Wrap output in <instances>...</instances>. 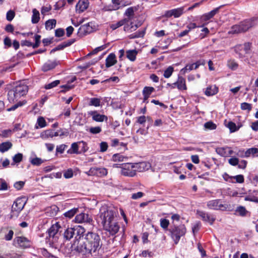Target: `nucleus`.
I'll use <instances>...</instances> for the list:
<instances>
[{"label": "nucleus", "instance_id": "1", "mask_svg": "<svg viewBox=\"0 0 258 258\" xmlns=\"http://www.w3.org/2000/svg\"><path fill=\"white\" fill-rule=\"evenodd\" d=\"M102 245L100 235L96 232L86 231L82 234L76 250L83 257L96 255Z\"/></svg>", "mask_w": 258, "mask_h": 258}, {"label": "nucleus", "instance_id": "2", "mask_svg": "<svg viewBox=\"0 0 258 258\" xmlns=\"http://www.w3.org/2000/svg\"><path fill=\"white\" fill-rule=\"evenodd\" d=\"M116 214V210L113 208L102 206L98 214L104 228L112 235L117 233L119 229V226L115 219Z\"/></svg>", "mask_w": 258, "mask_h": 258}, {"label": "nucleus", "instance_id": "3", "mask_svg": "<svg viewBox=\"0 0 258 258\" xmlns=\"http://www.w3.org/2000/svg\"><path fill=\"white\" fill-rule=\"evenodd\" d=\"M86 232V229L81 225H75L73 227H68L64 229L63 233V238L66 240H70L74 236V245H78L82 234Z\"/></svg>", "mask_w": 258, "mask_h": 258}, {"label": "nucleus", "instance_id": "4", "mask_svg": "<svg viewBox=\"0 0 258 258\" xmlns=\"http://www.w3.org/2000/svg\"><path fill=\"white\" fill-rule=\"evenodd\" d=\"M28 86L25 84L17 85L12 90L9 91L8 94V100L10 102L14 103L22 96L25 95L28 92Z\"/></svg>", "mask_w": 258, "mask_h": 258}, {"label": "nucleus", "instance_id": "5", "mask_svg": "<svg viewBox=\"0 0 258 258\" xmlns=\"http://www.w3.org/2000/svg\"><path fill=\"white\" fill-rule=\"evenodd\" d=\"M168 231L174 244L176 245L178 243L180 238L186 234V228L184 224L177 225L173 224L170 226Z\"/></svg>", "mask_w": 258, "mask_h": 258}, {"label": "nucleus", "instance_id": "6", "mask_svg": "<svg viewBox=\"0 0 258 258\" xmlns=\"http://www.w3.org/2000/svg\"><path fill=\"white\" fill-rule=\"evenodd\" d=\"M63 230V228L60 226L59 223L55 222L47 229L46 233L48 236L46 237V239H50L51 238L53 241H57Z\"/></svg>", "mask_w": 258, "mask_h": 258}, {"label": "nucleus", "instance_id": "7", "mask_svg": "<svg viewBox=\"0 0 258 258\" xmlns=\"http://www.w3.org/2000/svg\"><path fill=\"white\" fill-rule=\"evenodd\" d=\"M77 244L74 245V243L70 246H64L61 247L60 251L66 257H72L77 254L81 255L80 252L76 250Z\"/></svg>", "mask_w": 258, "mask_h": 258}, {"label": "nucleus", "instance_id": "8", "mask_svg": "<svg viewBox=\"0 0 258 258\" xmlns=\"http://www.w3.org/2000/svg\"><path fill=\"white\" fill-rule=\"evenodd\" d=\"M14 242L17 244V246L20 248L26 249L31 246L32 242L30 240L24 236H17L14 240Z\"/></svg>", "mask_w": 258, "mask_h": 258}, {"label": "nucleus", "instance_id": "9", "mask_svg": "<svg viewBox=\"0 0 258 258\" xmlns=\"http://www.w3.org/2000/svg\"><path fill=\"white\" fill-rule=\"evenodd\" d=\"M85 173L89 176L103 177L107 175V170L105 168L94 167H91L88 171L85 172Z\"/></svg>", "mask_w": 258, "mask_h": 258}, {"label": "nucleus", "instance_id": "10", "mask_svg": "<svg viewBox=\"0 0 258 258\" xmlns=\"http://www.w3.org/2000/svg\"><path fill=\"white\" fill-rule=\"evenodd\" d=\"M196 214L203 221L209 223L210 225H212L216 220L214 216L203 211L197 210Z\"/></svg>", "mask_w": 258, "mask_h": 258}, {"label": "nucleus", "instance_id": "11", "mask_svg": "<svg viewBox=\"0 0 258 258\" xmlns=\"http://www.w3.org/2000/svg\"><path fill=\"white\" fill-rule=\"evenodd\" d=\"M183 11L184 8L183 7L166 11L165 12L163 17L167 18H170L172 16H173L174 18H178L183 14Z\"/></svg>", "mask_w": 258, "mask_h": 258}, {"label": "nucleus", "instance_id": "12", "mask_svg": "<svg viewBox=\"0 0 258 258\" xmlns=\"http://www.w3.org/2000/svg\"><path fill=\"white\" fill-rule=\"evenodd\" d=\"M27 202V198L25 197L18 198L12 206V210H15L18 213L24 208Z\"/></svg>", "mask_w": 258, "mask_h": 258}, {"label": "nucleus", "instance_id": "13", "mask_svg": "<svg viewBox=\"0 0 258 258\" xmlns=\"http://www.w3.org/2000/svg\"><path fill=\"white\" fill-rule=\"evenodd\" d=\"M73 221L78 223H86L89 224L93 221L92 219L88 214L82 212L78 213Z\"/></svg>", "mask_w": 258, "mask_h": 258}, {"label": "nucleus", "instance_id": "14", "mask_svg": "<svg viewBox=\"0 0 258 258\" xmlns=\"http://www.w3.org/2000/svg\"><path fill=\"white\" fill-rule=\"evenodd\" d=\"M122 2L123 0H111L112 4L104 7V9L108 11L117 10L126 6V5L122 4Z\"/></svg>", "mask_w": 258, "mask_h": 258}, {"label": "nucleus", "instance_id": "15", "mask_svg": "<svg viewBox=\"0 0 258 258\" xmlns=\"http://www.w3.org/2000/svg\"><path fill=\"white\" fill-rule=\"evenodd\" d=\"M131 166L134 168L135 172H143L148 170L151 167V164L149 162H141L139 163H135L132 164Z\"/></svg>", "mask_w": 258, "mask_h": 258}, {"label": "nucleus", "instance_id": "16", "mask_svg": "<svg viewBox=\"0 0 258 258\" xmlns=\"http://www.w3.org/2000/svg\"><path fill=\"white\" fill-rule=\"evenodd\" d=\"M132 163L125 164L124 167H122L121 170V174L124 176L133 177L136 175V172L134 168H133L131 165Z\"/></svg>", "mask_w": 258, "mask_h": 258}, {"label": "nucleus", "instance_id": "17", "mask_svg": "<svg viewBox=\"0 0 258 258\" xmlns=\"http://www.w3.org/2000/svg\"><path fill=\"white\" fill-rule=\"evenodd\" d=\"M88 114L92 117V119L96 122H103L107 121L108 118L107 116L103 114H100L96 110L90 111L88 112Z\"/></svg>", "mask_w": 258, "mask_h": 258}, {"label": "nucleus", "instance_id": "18", "mask_svg": "<svg viewBox=\"0 0 258 258\" xmlns=\"http://www.w3.org/2000/svg\"><path fill=\"white\" fill-rule=\"evenodd\" d=\"M93 30L92 26L90 23H87L81 26L78 31V34L80 36H83L91 33Z\"/></svg>", "mask_w": 258, "mask_h": 258}, {"label": "nucleus", "instance_id": "19", "mask_svg": "<svg viewBox=\"0 0 258 258\" xmlns=\"http://www.w3.org/2000/svg\"><path fill=\"white\" fill-rule=\"evenodd\" d=\"M89 5L88 0H80L76 6V12L78 13L84 12L88 8Z\"/></svg>", "mask_w": 258, "mask_h": 258}, {"label": "nucleus", "instance_id": "20", "mask_svg": "<svg viewBox=\"0 0 258 258\" xmlns=\"http://www.w3.org/2000/svg\"><path fill=\"white\" fill-rule=\"evenodd\" d=\"M241 28L243 32L247 31L249 28L254 26L256 25L254 19L246 20L240 24Z\"/></svg>", "mask_w": 258, "mask_h": 258}, {"label": "nucleus", "instance_id": "21", "mask_svg": "<svg viewBox=\"0 0 258 258\" xmlns=\"http://www.w3.org/2000/svg\"><path fill=\"white\" fill-rule=\"evenodd\" d=\"M221 205H222V203L220 200L210 201L207 203L209 209L215 210H221Z\"/></svg>", "mask_w": 258, "mask_h": 258}, {"label": "nucleus", "instance_id": "22", "mask_svg": "<svg viewBox=\"0 0 258 258\" xmlns=\"http://www.w3.org/2000/svg\"><path fill=\"white\" fill-rule=\"evenodd\" d=\"M58 64L56 60H48L42 66V70L45 72L50 71L54 68Z\"/></svg>", "mask_w": 258, "mask_h": 258}, {"label": "nucleus", "instance_id": "23", "mask_svg": "<svg viewBox=\"0 0 258 258\" xmlns=\"http://www.w3.org/2000/svg\"><path fill=\"white\" fill-rule=\"evenodd\" d=\"M248 214L250 215V212L246 209L245 207L242 206H237L235 210L234 214L237 216L243 217L246 216Z\"/></svg>", "mask_w": 258, "mask_h": 258}, {"label": "nucleus", "instance_id": "24", "mask_svg": "<svg viewBox=\"0 0 258 258\" xmlns=\"http://www.w3.org/2000/svg\"><path fill=\"white\" fill-rule=\"evenodd\" d=\"M105 61V65L107 68L113 66L117 62L115 55L113 53L109 54L106 58Z\"/></svg>", "mask_w": 258, "mask_h": 258}, {"label": "nucleus", "instance_id": "25", "mask_svg": "<svg viewBox=\"0 0 258 258\" xmlns=\"http://www.w3.org/2000/svg\"><path fill=\"white\" fill-rule=\"evenodd\" d=\"M79 213V208H73L63 214V215L67 218L70 219L75 215Z\"/></svg>", "mask_w": 258, "mask_h": 258}, {"label": "nucleus", "instance_id": "26", "mask_svg": "<svg viewBox=\"0 0 258 258\" xmlns=\"http://www.w3.org/2000/svg\"><path fill=\"white\" fill-rule=\"evenodd\" d=\"M79 147H80L79 142L73 143V144H72L70 149L68 150L67 153L68 154H81L80 151H79Z\"/></svg>", "mask_w": 258, "mask_h": 258}, {"label": "nucleus", "instance_id": "27", "mask_svg": "<svg viewBox=\"0 0 258 258\" xmlns=\"http://www.w3.org/2000/svg\"><path fill=\"white\" fill-rule=\"evenodd\" d=\"M218 92V88L215 85L210 86L207 88L205 93L208 96L215 95Z\"/></svg>", "mask_w": 258, "mask_h": 258}, {"label": "nucleus", "instance_id": "28", "mask_svg": "<svg viewBox=\"0 0 258 258\" xmlns=\"http://www.w3.org/2000/svg\"><path fill=\"white\" fill-rule=\"evenodd\" d=\"M59 208L56 205H52L47 209V215L50 217L55 216L59 212Z\"/></svg>", "mask_w": 258, "mask_h": 258}, {"label": "nucleus", "instance_id": "29", "mask_svg": "<svg viewBox=\"0 0 258 258\" xmlns=\"http://www.w3.org/2000/svg\"><path fill=\"white\" fill-rule=\"evenodd\" d=\"M176 82L177 87L180 90H186L187 87L185 84V80L182 77H178Z\"/></svg>", "mask_w": 258, "mask_h": 258}, {"label": "nucleus", "instance_id": "30", "mask_svg": "<svg viewBox=\"0 0 258 258\" xmlns=\"http://www.w3.org/2000/svg\"><path fill=\"white\" fill-rule=\"evenodd\" d=\"M137 10L136 7H130L126 10L124 15L127 17L126 19L128 20V22L133 19L134 16V13Z\"/></svg>", "mask_w": 258, "mask_h": 258}, {"label": "nucleus", "instance_id": "31", "mask_svg": "<svg viewBox=\"0 0 258 258\" xmlns=\"http://www.w3.org/2000/svg\"><path fill=\"white\" fill-rule=\"evenodd\" d=\"M138 51L136 49L128 50L126 51L127 58L132 61H134L136 59Z\"/></svg>", "mask_w": 258, "mask_h": 258}, {"label": "nucleus", "instance_id": "32", "mask_svg": "<svg viewBox=\"0 0 258 258\" xmlns=\"http://www.w3.org/2000/svg\"><path fill=\"white\" fill-rule=\"evenodd\" d=\"M221 211L227 212L235 211L236 209L235 205L226 203L222 204V205H221Z\"/></svg>", "mask_w": 258, "mask_h": 258}, {"label": "nucleus", "instance_id": "33", "mask_svg": "<svg viewBox=\"0 0 258 258\" xmlns=\"http://www.w3.org/2000/svg\"><path fill=\"white\" fill-rule=\"evenodd\" d=\"M32 16L31 18V22L32 24H37L40 20V14L38 10L33 9L32 10Z\"/></svg>", "mask_w": 258, "mask_h": 258}, {"label": "nucleus", "instance_id": "34", "mask_svg": "<svg viewBox=\"0 0 258 258\" xmlns=\"http://www.w3.org/2000/svg\"><path fill=\"white\" fill-rule=\"evenodd\" d=\"M38 252L46 258H58L57 256L48 252L45 248H40Z\"/></svg>", "mask_w": 258, "mask_h": 258}, {"label": "nucleus", "instance_id": "35", "mask_svg": "<svg viewBox=\"0 0 258 258\" xmlns=\"http://www.w3.org/2000/svg\"><path fill=\"white\" fill-rule=\"evenodd\" d=\"M56 24V20L54 19H49L45 22V27L46 30H50L54 28Z\"/></svg>", "mask_w": 258, "mask_h": 258}, {"label": "nucleus", "instance_id": "36", "mask_svg": "<svg viewBox=\"0 0 258 258\" xmlns=\"http://www.w3.org/2000/svg\"><path fill=\"white\" fill-rule=\"evenodd\" d=\"M12 144L10 142H6L0 144V152L4 153L11 149Z\"/></svg>", "mask_w": 258, "mask_h": 258}, {"label": "nucleus", "instance_id": "37", "mask_svg": "<svg viewBox=\"0 0 258 258\" xmlns=\"http://www.w3.org/2000/svg\"><path fill=\"white\" fill-rule=\"evenodd\" d=\"M128 22V19H123L121 20L120 21L117 22L116 23L111 24L110 25V28L112 30H115L116 29L120 27V26L126 24Z\"/></svg>", "mask_w": 258, "mask_h": 258}, {"label": "nucleus", "instance_id": "38", "mask_svg": "<svg viewBox=\"0 0 258 258\" xmlns=\"http://www.w3.org/2000/svg\"><path fill=\"white\" fill-rule=\"evenodd\" d=\"M101 99L98 98H91L89 99L88 105L95 107H99L101 105Z\"/></svg>", "mask_w": 258, "mask_h": 258}, {"label": "nucleus", "instance_id": "39", "mask_svg": "<svg viewBox=\"0 0 258 258\" xmlns=\"http://www.w3.org/2000/svg\"><path fill=\"white\" fill-rule=\"evenodd\" d=\"M40 137L43 140H46L48 138H52L53 130H47L43 132L40 135Z\"/></svg>", "mask_w": 258, "mask_h": 258}, {"label": "nucleus", "instance_id": "40", "mask_svg": "<svg viewBox=\"0 0 258 258\" xmlns=\"http://www.w3.org/2000/svg\"><path fill=\"white\" fill-rule=\"evenodd\" d=\"M227 149H229V147H228L217 148L216 149V152L221 156L227 157Z\"/></svg>", "mask_w": 258, "mask_h": 258}, {"label": "nucleus", "instance_id": "41", "mask_svg": "<svg viewBox=\"0 0 258 258\" xmlns=\"http://www.w3.org/2000/svg\"><path fill=\"white\" fill-rule=\"evenodd\" d=\"M243 32L241 28L240 25H235L231 27V30L229 31V34H237Z\"/></svg>", "mask_w": 258, "mask_h": 258}, {"label": "nucleus", "instance_id": "42", "mask_svg": "<svg viewBox=\"0 0 258 258\" xmlns=\"http://www.w3.org/2000/svg\"><path fill=\"white\" fill-rule=\"evenodd\" d=\"M160 222L161 227L165 230H168V227L169 225V221L166 218H161Z\"/></svg>", "mask_w": 258, "mask_h": 258}, {"label": "nucleus", "instance_id": "43", "mask_svg": "<svg viewBox=\"0 0 258 258\" xmlns=\"http://www.w3.org/2000/svg\"><path fill=\"white\" fill-rule=\"evenodd\" d=\"M60 83L59 80H55L54 81L50 83H48L47 84H46L44 86V88L46 90L52 89L56 86H57L58 84Z\"/></svg>", "mask_w": 258, "mask_h": 258}, {"label": "nucleus", "instance_id": "44", "mask_svg": "<svg viewBox=\"0 0 258 258\" xmlns=\"http://www.w3.org/2000/svg\"><path fill=\"white\" fill-rule=\"evenodd\" d=\"M174 69L172 66H169L166 69L164 73L163 76L165 78H169L172 75Z\"/></svg>", "mask_w": 258, "mask_h": 258}, {"label": "nucleus", "instance_id": "45", "mask_svg": "<svg viewBox=\"0 0 258 258\" xmlns=\"http://www.w3.org/2000/svg\"><path fill=\"white\" fill-rule=\"evenodd\" d=\"M227 127L229 128L231 133L235 132L239 129V127H237L236 124L232 121L228 122Z\"/></svg>", "mask_w": 258, "mask_h": 258}, {"label": "nucleus", "instance_id": "46", "mask_svg": "<svg viewBox=\"0 0 258 258\" xmlns=\"http://www.w3.org/2000/svg\"><path fill=\"white\" fill-rule=\"evenodd\" d=\"M246 157H249L251 155L254 156L258 153V149L251 148L247 149L246 151Z\"/></svg>", "mask_w": 258, "mask_h": 258}, {"label": "nucleus", "instance_id": "47", "mask_svg": "<svg viewBox=\"0 0 258 258\" xmlns=\"http://www.w3.org/2000/svg\"><path fill=\"white\" fill-rule=\"evenodd\" d=\"M227 65L228 67L232 70H235L237 69L238 64L234 60H229L228 61Z\"/></svg>", "mask_w": 258, "mask_h": 258}, {"label": "nucleus", "instance_id": "48", "mask_svg": "<svg viewBox=\"0 0 258 258\" xmlns=\"http://www.w3.org/2000/svg\"><path fill=\"white\" fill-rule=\"evenodd\" d=\"M26 103L25 101H19L16 104L13 105L11 107L7 109L8 111H12L16 110L19 107L22 106Z\"/></svg>", "mask_w": 258, "mask_h": 258}, {"label": "nucleus", "instance_id": "49", "mask_svg": "<svg viewBox=\"0 0 258 258\" xmlns=\"http://www.w3.org/2000/svg\"><path fill=\"white\" fill-rule=\"evenodd\" d=\"M9 186L7 182L3 178H0V190H6Z\"/></svg>", "mask_w": 258, "mask_h": 258}, {"label": "nucleus", "instance_id": "50", "mask_svg": "<svg viewBox=\"0 0 258 258\" xmlns=\"http://www.w3.org/2000/svg\"><path fill=\"white\" fill-rule=\"evenodd\" d=\"M4 44L5 49L10 48L12 45L11 39L8 36L6 37L4 40Z\"/></svg>", "mask_w": 258, "mask_h": 258}, {"label": "nucleus", "instance_id": "51", "mask_svg": "<svg viewBox=\"0 0 258 258\" xmlns=\"http://www.w3.org/2000/svg\"><path fill=\"white\" fill-rule=\"evenodd\" d=\"M233 183H242L244 182V176L241 174L233 176Z\"/></svg>", "mask_w": 258, "mask_h": 258}, {"label": "nucleus", "instance_id": "52", "mask_svg": "<svg viewBox=\"0 0 258 258\" xmlns=\"http://www.w3.org/2000/svg\"><path fill=\"white\" fill-rule=\"evenodd\" d=\"M204 127L208 130H214L216 128V125L212 121H208L204 124Z\"/></svg>", "mask_w": 258, "mask_h": 258}, {"label": "nucleus", "instance_id": "53", "mask_svg": "<svg viewBox=\"0 0 258 258\" xmlns=\"http://www.w3.org/2000/svg\"><path fill=\"white\" fill-rule=\"evenodd\" d=\"M102 131L101 127L100 126L91 127L89 128V132L92 134H97Z\"/></svg>", "mask_w": 258, "mask_h": 258}, {"label": "nucleus", "instance_id": "54", "mask_svg": "<svg viewBox=\"0 0 258 258\" xmlns=\"http://www.w3.org/2000/svg\"><path fill=\"white\" fill-rule=\"evenodd\" d=\"M154 90L155 89L152 87H145L143 90V94L150 96Z\"/></svg>", "mask_w": 258, "mask_h": 258}, {"label": "nucleus", "instance_id": "55", "mask_svg": "<svg viewBox=\"0 0 258 258\" xmlns=\"http://www.w3.org/2000/svg\"><path fill=\"white\" fill-rule=\"evenodd\" d=\"M37 123L40 127L42 128L46 125L45 120L43 117H39L37 120Z\"/></svg>", "mask_w": 258, "mask_h": 258}, {"label": "nucleus", "instance_id": "56", "mask_svg": "<svg viewBox=\"0 0 258 258\" xmlns=\"http://www.w3.org/2000/svg\"><path fill=\"white\" fill-rule=\"evenodd\" d=\"M23 158V155L21 153H18L16 154L13 158V160L14 163H18L20 162Z\"/></svg>", "mask_w": 258, "mask_h": 258}, {"label": "nucleus", "instance_id": "57", "mask_svg": "<svg viewBox=\"0 0 258 258\" xmlns=\"http://www.w3.org/2000/svg\"><path fill=\"white\" fill-rule=\"evenodd\" d=\"M25 181H17L14 184V187L17 190H20L23 187V186L25 185Z\"/></svg>", "mask_w": 258, "mask_h": 258}, {"label": "nucleus", "instance_id": "58", "mask_svg": "<svg viewBox=\"0 0 258 258\" xmlns=\"http://www.w3.org/2000/svg\"><path fill=\"white\" fill-rule=\"evenodd\" d=\"M240 107L241 109L243 110H247L250 111L252 108L251 104L246 102L241 103Z\"/></svg>", "mask_w": 258, "mask_h": 258}, {"label": "nucleus", "instance_id": "59", "mask_svg": "<svg viewBox=\"0 0 258 258\" xmlns=\"http://www.w3.org/2000/svg\"><path fill=\"white\" fill-rule=\"evenodd\" d=\"M124 158H126L120 154H114L112 157L114 161H123Z\"/></svg>", "mask_w": 258, "mask_h": 258}, {"label": "nucleus", "instance_id": "60", "mask_svg": "<svg viewBox=\"0 0 258 258\" xmlns=\"http://www.w3.org/2000/svg\"><path fill=\"white\" fill-rule=\"evenodd\" d=\"M31 163L32 165L39 166L43 163V161L41 158L36 157L31 160Z\"/></svg>", "mask_w": 258, "mask_h": 258}, {"label": "nucleus", "instance_id": "61", "mask_svg": "<svg viewBox=\"0 0 258 258\" xmlns=\"http://www.w3.org/2000/svg\"><path fill=\"white\" fill-rule=\"evenodd\" d=\"M15 16V12L12 10H10L7 13V20L9 21H11L14 19Z\"/></svg>", "mask_w": 258, "mask_h": 258}, {"label": "nucleus", "instance_id": "62", "mask_svg": "<svg viewBox=\"0 0 258 258\" xmlns=\"http://www.w3.org/2000/svg\"><path fill=\"white\" fill-rule=\"evenodd\" d=\"M195 66L194 63L190 64H187L184 68H183L181 70V72H182L183 74H185L187 72V71H191L194 69Z\"/></svg>", "mask_w": 258, "mask_h": 258}, {"label": "nucleus", "instance_id": "63", "mask_svg": "<svg viewBox=\"0 0 258 258\" xmlns=\"http://www.w3.org/2000/svg\"><path fill=\"white\" fill-rule=\"evenodd\" d=\"M228 163L232 166L238 165L239 163V160L236 157L231 158L228 160Z\"/></svg>", "mask_w": 258, "mask_h": 258}, {"label": "nucleus", "instance_id": "64", "mask_svg": "<svg viewBox=\"0 0 258 258\" xmlns=\"http://www.w3.org/2000/svg\"><path fill=\"white\" fill-rule=\"evenodd\" d=\"M108 144L105 142H102L100 144V151L101 152H105L108 148Z\"/></svg>", "mask_w": 258, "mask_h": 258}]
</instances>
